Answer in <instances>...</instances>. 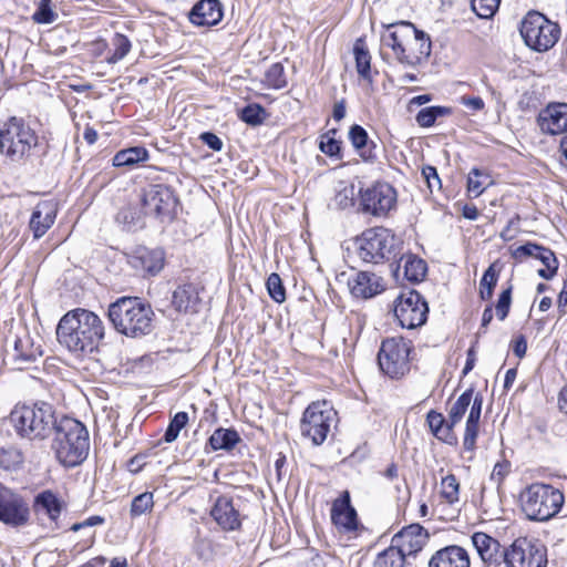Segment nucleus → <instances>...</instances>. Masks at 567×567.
I'll list each match as a JSON object with an SVG mask.
<instances>
[{
    "instance_id": "obj_24",
    "label": "nucleus",
    "mask_w": 567,
    "mask_h": 567,
    "mask_svg": "<svg viewBox=\"0 0 567 567\" xmlns=\"http://www.w3.org/2000/svg\"><path fill=\"white\" fill-rule=\"evenodd\" d=\"M426 264L423 259L412 254L402 255L392 269L393 276L399 281L406 279L414 284L420 282L426 275Z\"/></svg>"
},
{
    "instance_id": "obj_32",
    "label": "nucleus",
    "mask_w": 567,
    "mask_h": 567,
    "mask_svg": "<svg viewBox=\"0 0 567 567\" xmlns=\"http://www.w3.org/2000/svg\"><path fill=\"white\" fill-rule=\"evenodd\" d=\"M198 289L193 284L178 286L173 292L172 305L178 312H193L199 302Z\"/></svg>"
},
{
    "instance_id": "obj_52",
    "label": "nucleus",
    "mask_w": 567,
    "mask_h": 567,
    "mask_svg": "<svg viewBox=\"0 0 567 567\" xmlns=\"http://www.w3.org/2000/svg\"><path fill=\"white\" fill-rule=\"evenodd\" d=\"M58 14L52 9L51 0H41L35 12L32 16V19L37 23L49 24L55 21Z\"/></svg>"
},
{
    "instance_id": "obj_12",
    "label": "nucleus",
    "mask_w": 567,
    "mask_h": 567,
    "mask_svg": "<svg viewBox=\"0 0 567 567\" xmlns=\"http://www.w3.org/2000/svg\"><path fill=\"white\" fill-rule=\"evenodd\" d=\"M506 567H546L547 548L538 540L519 537L504 550Z\"/></svg>"
},
{
    "instance_id": "obj_16",
    "label": "nucleus",
    "mask_w": 567,
    "mask_h": 567,
    "mask_svg": "<svg viewBox=\"0 0 567 567\" xmlns=\"http://www.w3.org/2000/svg\"><path fill=\"white\" fill-rule=\"evenodd\" d=\"M176 204L177 198L173 189L163 184L150 185L142 196L144 214L154 217L171 216Z\"/></svg>"
},
{
    "instance_id": "obj_8",
    "label": "nucleus",
    "mask_w": 567,
    "mask_h": 567,
    "mask_svg": "<svg viewBox=\"0 0 567 567\" xmlns=\"http://www.w3.org/2000/svg\"><path fill=\"white\" fill-rule=\"evenodd\" d=\"M355 244L359 258L374 265L395 258L402 248L400 239L383 227L364 230Z\"/></svg>"
},
{
    "instance_id": "obj_31",
    "label": "nucleus",
    "mask_w": 567,
    "mask_h": 567,
    "mask_svg": "<svg viewBox=\"0 0 567 567\" xmlns=\"http://www.w3.org/2000/svg\"><path fill=\"white\" fill-rule=\"evenodd\" d=\"M483 406V396L477 393L470 409L466 420L463 446L466 451H474L476 447V439L478 435V422L481 419Z\"/></svg>"
},
{
    "instance_id": "obj_13",
    "label": "nucleus",
    "mask_w": 567,
    "mask_h": 567,
    "mask_svg": "<svg viewBox=\"0 0 567 567\" xmlns=\"http://www.w3.org/2000/svg\"><path fill=\"white\" fill-rule=\"evenodd\" d=\"M359 210L374 217H386L395 208L396 192L388 183H374L360 189Z\"/></svg>"
},
{
    "instance_id": "obj_4",
    "label": "nucleus",
    "mask_w": 567,
    "mask_h": 567,
    "mask_svg": "<svg viewBox=\"0 0 567 567\" xmlns=\"http://www.w3.org/2000/svg\"><path fill=\"white\" fill-rule=\"evenodd\" d=\"M53 433L52 449L61 464L74 467L86 458L90 449L89 432L80 421L62 415Z\"/></svg>"
},
{
    "instance_id": "obj_10",
    "label": "nucleus",
    "mask_w": 567,
    "mask_h": 567,
    "mask_svg": "<svg viewBox=\"0 0 567 567\" xmlns=\"http://www.w3.org/2000/svg\"><path fill=\"white\" fill-rule=\"evenodd\" d=\"M412 342L403 337L388 338L382 341L378 363L381 371L391 379H401L410 371Z\"/></svg>"
},
{
    "instance_id": "obj_44",
    "label": "nucleus",
    "mask_w": 567,
    "mask_h": 567,
    "mask_svg": "<svg viewBox=\"0 0 567 567\" xmlns=\"http://www.w3.org/2000/svg\"><path fill=\"white\" fill-rule=\"evenodd\" d=\"M460 483L455 475L449 474L441 481V495L449 503L458 502Z\"/></svg>"
},
{
    "instance_id": "obj_7",
    "label": "nucleus",
    "mask_w": 567,
    "mask_h": 567,
    "mask_svg": "<svg viewBox=\"0 0 567 567\" xmlns=\"http://www.w3.org/2000/svg\"><path fill=\"white\" fill-rule=\"evenodd\" d=\"M420 42V53L429 54L431 42L425 39V33L417 30L411 22L401 21L389 24L381 35V43L385 48H390L399 62L412 65L413 58L408 53L413 44Z\"/></svg>"
},
{
    "instance_id": "obj_49",
    "label": "nucleus",
    "mask_w": 567,
    "mask_h": 567,
    "mask_svg": "<svg viewBox=\"0 0 567 567\" xmlns=\"http://www.w3.org/2000/svg\"><path fill=\"white\" fill-rule=\"evenodd\" d=\"M501 0H472V10L478 18L491 19L498 10Z\"/></svg>"
},
{
    "instance_id": "obj_25",
    "label": "nucleus",
    "mask_w": 567,
    "mask_h": 567,
    "mask_svg": "<svg viewBox=\"0 0 567 567\" xmlns=\"http://www.w3.org/2000/svg\"><path fill=\"white\" fill-rule=\"evenodd\" d=\"M223 19V8L218 0H199L189 12V21L200 27L218 24Z\"/></svg>"
},
{
    "instance_id": "obj_19",
    "label": "nucleus",
    "mask_w": 567,
    "mask_h": 567,
    "mask_svg": "<svg viewBox=\"0 0 567 567\" xmlns=\"http://www.w3.org/2000/svg\"><path fill=\"white\" fill-rule=\"evenodd\" d=\"M331 522L339 532L352 533L358 528V515L351 505L350 494L344 491L331 506Z\"/></svg>"
},
{
    "instance_id": "obj_23",
    "label": "nucleus",
    "mask_w": 567,
    "mask_h": 567,
    "mask_svg": "<svg viewBox=\"0 0 567 567\" xmlns=\"http://www.w3.org/2000/svg\"><path fill=\"white\" fill-rule=\"evenodd\" d=\"M350 292L355 298L369 299L383 289V280L373 272L360 271L348 280Z\"/></svg>"
},
{
    "instance_id": "obj_45",
    "label": "nucleus",
    "mask_w": 567,
    "mask_h": 567,
    "mask_svg": "<svg viewBox=\"0 0 567 567\" xmlns=\"http://www.w3.org/2000/svg\"><path fill=\"white\" fill-rule=\"evenodd\" d=\"M497 279L498 274L496 272L494 265H491L483 274L480 282V296L483 300H489L493 297Z\"/></svg>"
},
{
    "instance_id": "obj_5",
    "label": "nucleus",
    "mask_w": 567,
    "mask_h": 567,
    "mask_svg": "<svg viewBox=\"0 0 567 567\" xmlns=\"http://www.w3.org/2000/svg\"><path fill=\"white\" fill-rule=\"evenodd\" d=\"M59 420L50 403L16 406L10 413V422L17 434L28 440H44L56 427Z\"/></svg>"
},
{
    "instance_id": "obj_9",
    "label": "nucleus",
    "mask_w": 567,
    "mask_h": 567,
    "mask_svg": "<svg viewBox=\"0 0 567 567\" xmlns=\"http://www.w3.org/2000/svg\"><path fill=\"white\" fill-rule=\"evenodd\" d=\"M519 32L524 43L536 52H546L560 38V27L538 11H529L523 18Z\"/></svg>"
},
{
    "instance_id": "obj_63",
    "label": "nucleus",
    "mask_w": 567,
    "mask_h": 567,
    "mask_svg": "<svg viewBox=\"0 0 567 567\" xmlns=\"http://www.w3.org/2000/svg\"><path fill=\"white\" fill-rule=\"evenodd\" d=\"M462 214L463 217L468 220H476L478 217V209L475 205H465Z\"/></svg>"
},
{
    "instance_id": "obj_47",
    "label": "nucleus",
    "mask_w": 567,
    "mask_h": 567,
    "mask_svg": "<svg viewBox=\"0 0 567 567\" xmlns=\"http://www.w3.org/2000/svg\"><path fill=\"white\" fill-rule=\"evenodd\" d=\"M112 44L114 47V51L112 55L107 59V62L114 64L126 56L132 45L127 37L121 33H116L114 35Z\"/></svg>"
},
{
    "instance_id": "obj_54",
    "label": "nucleus",
    "mask_w": 567,
    "mask_h": 567,
    "mask_svg": "<svg viewBox=\"0 0 567 567\" xmlns=\"http://www.w3.org/2000/svg\"><path fill=\"white\" fill-rule=\"evenodd\" d=\"M511 302L512 287H508L499 295L496 303V316L499 320H504L507 317L511 308Z\"/></svg>"
},
{
    "instance_id": "obj_1",
    "label": "nucleus",
    "mask_w": 567,
    "mask_h": 567,
    "mask_svg": "<svg viewBox=\"0 0 567 567\" xmlns=\"http://www.w3.org/2000/svg\"><path fill=\"white\" fill-rule=\"evenodd\" d=\"M104 337V324L92 311L78 308L66 312L56 327L61 346L75 354L92 353Z\"/></svg>"
},
{
    "instance_id": "obj_29",
    "label": "nucleus",
    "mask_w": 567,
    "mask_h": 567,
    "mask_svg": "<svg viewBox=\"0 0 567 567\" xmlns=\"http://www.w3.org/2000/svg\"><path fill=\"white\" fill-rule=\"evenodd\" d=\"M32 509L37 516L44 515L50 522L56 523L63 509V502L53 491L44 489L34 496Z\"/></svg>"
},
{
    "instance_id": "obj_37",
    "label": "nucleus",
    "mask_w": 567,
    "mask_h": 567,
    "mask_svg": "<svg viewBox=\"0 0 567 567\" xmlns=\"http://www.w3.org/2000/svg\"><path fill=\"white\" fill-rule=\"evenodd\" d=\"M452 113L453 109L450 106H427L417 112L415 121L421 127H431L437 118L450 116Z\"/></svg>"
},
{
    "instance_id": "obj_64",
    "label": "nucleus",
    "mask_w": 567,
    "mask_h": 567,
    "mask_svg": "<svg viewBox=\"0 0 567 567\" xmlns=\"http://www.w3.org/2000/svg\"><path fill=\"white\" fill-rule=\"evenodd\" d=\"M557 302L559 309L567 307V279L563 284Z\"/></svg>"
},
{
    "instance_id": "obj_41",
    "label": "nucleus",
    "mask_w": 567,
    "mask_h": 567,
    "mask_svg": "<svg viewBox=\"0 0 567 567\" xmlns=\"http://www.w3.org/2000/svg\"><path fill=\"white\" fill-rule=\"evenodd\" d=\"M404 563L403 554L390 546L377 556L373 567H404Z\"/></svg>"
},
{
    "instance_id": "obj_28",
    "label": "nucleus",
    "mask_w": 567,
    "mask_h": 567,
    "mask_svg": "<svg viewBox=\"0 0 567 567\" xmlns=\"http://www.w3.org/2000/svg\"><path fill=\"white\" fill-rule=\"evenodd\" d=\"M472 543L484 564L496 565L499 564L501 559L504 560V551L501 550L502 546L492 536L477 532L473 534Z\"/></svg>"
},
{
    "instance_id": "obj_27",
    "label": "nucleus",
    "mask_w": 567,
    "mask_h": 567,
    "mask_svg": "<svg viewBox=\"0 0 567 567\" xmlns=\"http://www.w3.org/2000/svg\"><path fill=\"white\" fill-rule=\"evenodd\" d=\"M468 553L461 546L450 545L434 553L429 567H470Z\"/></svg>"
},
{
    "instance_id": "obj_33",
    "label": "nucleus",
    "mask_w": 567,
    "mask_h": 567,
    "mask_svg": "<svg viewBox=\"0 0 567 567\" xmlns=\"http://www.w3.org/2000/svg\"><path fill=\"white\" fill-rule=\"evenodd\" d=\"M426 421L430 430L439 440L450 445L457 443V437L453 432L454 425H451L449 419L445 420L441 413L431 410L426 415Z\"/></svg>"
},
{
    "instance_id": "obj_53",
    "label": "nucleus",
    "mask_w": 567,
    "mask_h": 567,
    "mask_svg": "<svg viewBox=\"0 0 567 567\" xmlns=\"http://www.w3.org/2000/svg\"><path fill=\"white\" fill-rule=\"evenodd\" d=\"M269 296L278 303L286 300V290L278 274L272 272L266 282Z\"/></svg>"
},
{
    "instance_id": "obj_61",
    "label": "nucleus",
    "mask_w": 567,
    "mask_h": 567,
    "mask_svg": "<svg viewBox=\"0 0 567 567\" xmlns=\"http://www.w3.org/2000/svg\"><path fill=\"white\" fill-rule=\"evenodd\" d=\"M527 351V342L523 336H519L513 344V352L516 357L523 358Z\"/></svg>"
},
{
    "instance_id": "obj_18",
    "label": "nucleus",
    "mask_w": 567,
    "mask_h": 567,
    "mask_svg": "<svg viewBox=\"0 0 567 567\" xmlns=\"http://www.w3.org/2000/svg\"><path fill=\"white\" fill-rule=\"evenodd\" d=\"M537 122L544 134L564 136L567 134V103H549L539 112Z\"/></svg>"
},
{
    "instance_id": "obj_48",
    "label": "nucleus",
    "mask_w": 567,
    "mask_h": 567,
    "mask_svg": "<svg viewBox=\"0 0 567 567\" xmlns=\"http://www.w3.org/2000/svg\"><path fill=\"white\" fill-rule=\"evenodd\" d=\"M23 463L22 453L14 449H1L0 450V466L4 470H17Z\"/></svg>"
},
{
    "instance_id": "obj_17",
    "label": "nucleus",
    "mask_w": 567,
    "mask_h": 567,
    "mask_svg": "<svg viewBox=\"0 0 567 567\" xmlns=\"http://www.w3.org/2000/svg\"><path fill=\"white\" fill-rule=\"evenodd\" d=\"M512 257L516 261H522L526 257L538 259L545 268L538 269L539 277L549 280L555 277L558 270V260L554 251L547 247L540 246L535 243H526L512 250Z\"/></svg>"
},
{
    "instance_id": "obj_3",
    "label": "nucleus",
    "mask_w": 567,
    "mask_h": 567,
    "mask_svg": "<svg viewBox=\"0 0 567 567\" xmlns=\"http://www.w3.org/2000/svg\"><path fill=\"white\" fill-rule=\"evenodd\" d=\"M107 316L114 329L128 338H141L153 330L154 311L137 297H122L109 307Z\"/></svg>"
},
{
    "instance_id": "obj_42",
    "label": "nucleus",
    "mask_w": 567,
    "mask_h": 567,
    "mask_svg": "<svg viewBox=\"0 0 567 567\" xmlns=\"http://www.w3.org/2000/svg\"><path fill=\"white\" fill-rule=\"evenodd\" d=\"M264 83L274 90L284 89L287 85L285 69L281 63H274L265 73Z\"/></svg>"
},
{
    "instance_id": "obj_11",
    "label": "nucleus",
    "mask_w": 567,
    "mask_h": 567,
    "mask_svg": "<svg viewBox=\"0 0 567 567\" xmlns=\"http://www.w3.org/2000/svg\"><path fill=\"white\" fill-rule=\"evenodd\" d=\"M337 412L327 401H317L308 405L302 414L300 431L315 445H321L336 424Z\"/></svg>"
},
{
    "instance_id": "obj_38",
    "label": "nucleus",
    "mask_w": 567,
    "mask_h": 567,
    "mask_svg": "<svg viewBox=\"0 0 567 567\" xmlns=\"http://www.w3.org/2000/svg\"><path fill=\"white\" fill-rule=\"evenodd\" d=\"M353 54L355 59V68L358 74L368 80L371 73V55L365 48V43L362 39H358L353 47Z\"/></svg>"
},
{
    "instance_id": "obj_56",
    "label": "nucleus",
    "mask_w": 567,
    "mask_h": 567,
    "mask_svg": "<svg viewBox=\"0 0 567 567\" xmlns=\"http://www.w3.org/2000/svg\"><path fill=\"white\" fill-rule=\"evenodd\" d=\"M104 522H105L104 517H102L100 515H93V516L87 517L83 522L73 524L71 526V530L72 532H79L80 529L85 528V527H92V526H96V525H102V524H104Z\"/></svg>"
},
{
    "instance_id": "obj_62",
    "label": "nucleus",
    "mask_w": 567,
    "mask_h": 567,
    "mask_svg": "<svg viewBox=\"0 0 567 567\" xmlns=\"http://www.w3.org/2000/svg\"><path fill=\"white\" fill-rule=\"evenodd\" d=\"M332 116L336 121H341L346 116V103L343 100L333 105Z\"/></svg>"
},
{
    "instance_id": "obj_35",
    "label": "nucleus",
    "mask_w": 567,
    "mask_h": 567,
    "mask_svg": "<svg viewBox=\"0 0 567 567\" xmlns=\"http://www.w3.org/2000/svg\"><path fill=\"white\" fill-rule=\"evenodd\" d=\"M240 442L238 432L234 429H216L208 439L207 445L212 451H230Z\"/></svg>"
},
{
    "instance_id": "obj_39",
    "label": "nucleus",
    "mask_w": 567,
    "mask_h": 567,
    "mask_svg": "<svg viewBox=\"0 0 567 567\" xmlns=\"http://www.w3.org/2000/svg\"><path fill=\"white\" fill-rule=\"evenodd\" d=\"M474 398V390L472 388L464 391L457 398V400L452 404L449 411V420L451 421V425L455 426L462 421L470 404L473 403Z\"/></svg>"
},
{
    "instance_id": "obj_46",
    "label": "nucleus",
    "mask_w": 567,
    "mask_h": 567,
    "mask_svg": "<svg viewBox=\"0 0 567 567\" xmlns=\"http://www.w3.org/2000/svg\"><path fill=\"white\" fill-rule=\"evenodd\" d=\"M188 422V414L186 412H177L173 419L171 420L166 432L164 434V440L167 443L174 442L181 432L182 429L186 426Z\"/></svg>"
},
{
    "instance_id": "obj_6",
    "label": "nucleus",
    "mask_w": 567,
    "mask_h": 567,
    "mask_svg": "<svg viewBox=\"0 0 567 567\" xmlns=\"http://www.w3.org/2000/svg\"><path fill=\"white\" fill-rule=\"evenodd\" d=\"M565 503L563 491L551 484L533 483L520 493V507L534 522H548L556 517Z\"/></svg>"
},
{
    "instance_id": "obj_57",
    "label": "nucleus",
    "mask_w": 567,
    "mask_h": 567,
    "mask_svg": "<svg viewBox=\"0 0 567 567\" xmlns=\"http://www.w3.org/2000/svg\"><path fill=\"white\" fill-rule=\"evenodd\" d=\"M202 141L213 151H220L223 148L221 140L214 133L205 132L200 135Z\"/></svg>"
},
{
    "instance_id": "obj_40",
    "label": "nucleus",
    "mask_w": 567,
    "mask_h": 567,
    "mask_svg": "<svg viewBox=\"0 0 567 567\" xmlns=\"http://www.w3.org/2000/svg\"><path fill=\"white\" fill-rule=\"evenodd\" d=\"M336 128H331L319 137V150L329 157L342 158V142L336 140Z\"/></svg>"
},
{
    "instance_id": "obj_51",
    "label": "nucleus",
    "mask_w": 567,
    "mask_h": 567,
    "mask_svg": "<svg viewBox=\"0 0 567 567\" xmlns=\"http://www.w3.org/2000/svg\"><path fill=\"white\" fill-rule=\"evenodd\" d=\"M488 176L481 172L478 168H473L467 178V192L473 197H478L485 189V181Z\"/></svg>"
},
{
    "instance_id": "obj_59",
    "label": "nucleus",
    "mask_w": 567,
    "mask_h": 567,
    "mask_svg": "<svg viewBox=\"0 0 567 567\" xmlns=\"http://www.w3.org/2000/svg\"><path fill=\"white\" fill-rule=\"evenodd\" d=\"M461 103L473 111H481L484 109V101L480 96H462Z\"/></svg>"
},
{
    "instance_id": "obj_30",
    "label": "nucleus",
    "mask_w": 567,
    "mask_h": 567,
    "mask_svg": "<svg viewBox=\"0 0 567 567\" xmlns=\"http://www.w3.org/2000/svg\"><path fill=\"white\" fill-rule=\"evenodd\" d=\"M56 209L52 202H42L37 205L30 219V228L35 238L42 237L53 225Z\"/></svg>"
},
{
    "instance_id": "obj_50",
    "label": "nucleus",
    "mask_w": 567,
    "mask_h": 567,
    "mask_svg": "<svg viewBox=\"0 0 567 567\" xmlns=\"http://www.w3.org/2000/svg\"><path fill=\"white\" fill-rule=\"evenodd\" d=\"M239 117L249 125H260L265 118V109L259 104H249L240 111Z\"/></svg>"
},
{
    "instance_id": "obj_2",
    "label": "nucleus",
    "mask_w": 567,
    "mask_h": 567,
    "mask_svg": "<svg viewBox=\"0 0 567 567\" xmlns=\"http://www.w3.org/2000/svg\"><path fill=\"white\" fill-rule=\"evenodd\" d=\"M39 146L37 131L23 117L11 116L0 124V155L12 165L32 161Z\"/></svg>"
},
{
    "instance_id": "obj_15",
    "label": "nucleus",
    "mask_w": 567,
    "mask_h": 567,
    "mask_svg": "<svg viewBox=\"0 0 567 567\" xmlns=\"http://www.w3.org/2000/svg\"><path fill=\"white\" fill-rule=\"evenodd\" d=\"M30 519V507L25 499L17 492L0 484V522L11 526L21 527Z\"/></svg>"
},
{
    "instance_id": "obj_26",
    "label": "nucleus",
    "mask_w": 567,
    "mask_h": 567,
    "mask_svg": "<svg viewBox=\"0 0 567 567\" xmlns=\"http://www.w3.org/2000/svg\"><path fill=\"white\" fill-rule=\"evenodd\" d=\"M42 353L41 344L35 343L29 332L24 331L23 334L16 338L11 357L17 369L22 370L25 364L34 362L38 358L42 357Z\"/></svg>"
},
{
    "instance_id": "obj_60",
    "label": "nucleus",
    "mask_w": 567,
    "mask_h": 567,
    "mask_svg": "<svg viewBox=\"0 0 567 567\" xmlns=\"http://www.w3.org/2000/svg\"><path fill=\"white\" fill-rule=\"evenodd\" d=\"M475 362H476V351H475V347L472 346L466 352V362L463 368L462 374L463 375L468 374L473 370Z\"/></svg>"
},
{
    "instance_id": "obj_55",
    "label": "nucleus",
    "mask_w": 567,
    "mask_h": 567,
    "mask_svg": "<svg viewBox=\"0 0 567 567\" xmlns=\"http://www.w3.org/2000/svg\"><path fill=\"white\" fill-rule=\"evenodd\" d=\"M422 176L426 181L427 187L431 192H433L434 188H441V179L434 166H424L422 168Z\"/></svg>"
},
{
    "instance_id": "obj_21",
    "label": "nucleus",
    "mask_w": 567,
    "mask_h": 567,
    "mask_svg": "<svg viewBox=\"0 0 567 567\" xmlns=\"http://www.w3.org/2000/svg\"><path fill=\"white\" fill-rule=\"evenodd\" d=\"M210 516L225 532L237 530L241 526L239 509L229 496H218L210 509Z\"/></svg>"
},
{
    "instance_id": "obj_14",
    "label": "nucleus",
    "mask_w": 567,
    "mask_h": 567,
    "mask_svg": "<svg viewBox=\"0 0 567 567\" xmlns=\"http://www.w3.org/2000/svg\"><path fill=\"white\" fill-rule=\"evenodd\" d=\"M427 312L426 301L415 290L401 293L395 301L394 316L402 328L421 327L427 319Z\"/></svg>"
},
{
    "instance_id": "obj_58",
    "label": "nucleus",
    "mask_w": 567,
    "mask_h": 567,
    "mask_svg": "<svg viewBox=\"0 0 567 567\" xmlns=\"http://www.w3.org/2000/svg\"><path fill=\"white\" fill-rule=\"evenodd\" d=\"M508 463H496L492 471L491 478L497 484H501L508 473Z\"/></svg>"
},
{
    "instance_id": "obj_34",
    "label": "nucleus",
    "mask_w": 567,
    "mask_h": 567,
    "mask_svg": "<svg viewBox=\"0 0 567 567\" xmlns=\"http://www.w3.org/2000/svg\"><path fill=\"white\" fill-rule=\"evenodd\" d=\"M349 140L363 161L375 158V144L369 140L367 131L359 124H354L349 130Z\"/></svg>"
},
{
    "instance_id": "obj_43",
    "label": "nucleus",
    "mask_w": 567,
    "mask_h": 567,
    "mask_svg": "<svg viewBox=\"0 0 567 567\" xmlns=\"http://www.w3.org/2000/svg\"><path fill=\"white\" fill-rule=\"evenodd\" d=\"M153 506V493L144 492L132 499L130 514L132 517H138L146 513H150Z\"/></svg>"
},
{
    "instance_id": "obj_22",
    "label": "nucleus",
    "mask_w": 567,
    "mask_h": 567,
    "mask_svg": "<svg viewBox=\"0 0 567 567\" xmlns=\"http://www.w3.org/2000/svg\"><path fill=\"white\" fill-rule=\"evenodd\" d=\"M128 262L137 271L155 276L164 267L165 254L159 248L138 247L130 257Z\"/></svg>"
},
{
    "instance_id": "obj_20",
    "label": "nucleus",
    "mask_w": 567,
    "mask_h": 567,
    "mask_svg": "<svg viewBox=\"0 0 567 567\" xmlns=\"http://www.w3.org/2000/svg\"><path fill=\"white\" fill-rule=\"evenodd\" d=\"M426 530L420 524H411L394 535L392 546L400 550L404 557L415 555L425 545Z\"/></svg>"
},
{
    "instance_id": "obj_36",
    "label": "nucleus",
    "mask_w": 567,
    "mask_h": 567,
    "mask_svg": "<svg viewBox=\"0 0 567 567\" xmlns=\"http://www.w3.org/2000/svg\"><path fill=\"white\" fill-rule=\"evenodd\" d=\"M147 158L148 152L145 147L134 146L117 152L113 157V165L116 167H133L138 163L145 162Z\"/></svg>"
}]
</instances>
